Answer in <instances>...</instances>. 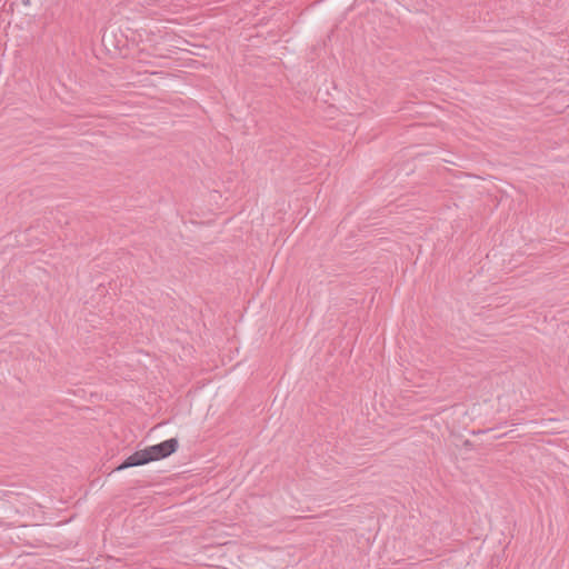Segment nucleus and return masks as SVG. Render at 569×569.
<instances>
[{
    "instance_id": "1",
    "label": "nucleus",
    "mask_w": 569,
    "mask_h": 569,
    "mask_svg": "<svg viewBox=\"0 0 569 569\" xmlns=\"http://www.w3.org/2000/svg\"><path fill=\"white\" fill-rule=\"evenodd\" d=\"M178 449V440L176 438L168 439L161 443L147 447L130 455L119 467L117 471L146 465L151 461L163 459Z\"/></svg>"
}]
</instances>
